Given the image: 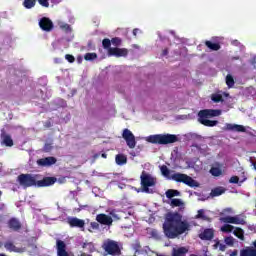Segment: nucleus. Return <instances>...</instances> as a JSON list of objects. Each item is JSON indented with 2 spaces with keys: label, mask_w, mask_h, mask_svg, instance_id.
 Returning <instances> with one entry per match:
<instances>
[{
  "label": "nucleus",
  "mask_w": 256,
  "mask_h": 256,
  "mask_svg": "<svg viewBox=\"0 0 256 256\" xmlns=\"http://www.w3.org/2000/svg\"><path fill=\"white\" fill-rule=\"evenodd\" d=\"M223 131H234L235 133H245L247 129L243 125L226 123Z\"/></svg>",
  "instance_id": "f8f14e48"
},
{
  "label": "nucleus",
  "mask_w": 256,
  "mask_h": 256,
  "mask_svg": "<svg viewBox=\"0 0 256 256\" xmlns=\"http://www.w3.org/2000/svg\"><path fill=\"white\" fill-rule=\"evenodd\" d=\"M111 40L109 39V38H105V39H103V41H102V47L104 48V49H108V51H109V49H113V47H111Z\"/></svg>",
  "instance_id": "473e14b6"
},
{
  "label": "nucleus",
  "mask_w": 256,
  "mask_h": 256,
  "mask_svg": "<svg viewBox=\"0 0 256 256\" xmlns=\"http://www.w3.org/2000/svg\"><path fill=\"white\" fill-rule=\"evenodd\" d=\"M39 27L42 31L49 33L50 31H53V21L47 17H43L39 21Z\"/></svg>",
  "instance_id": "9b49d317"
},
{
  "label": "nucleus",
  "mask_w": 256,
  "mask_h": 256,
  "mask_svg": "<svg viewBox=\"0 0 256 256\" xmlns=\"http://www.w3.org/2000/svg\"><path fill=\"white\" fill-rule=\"evenodd\" d=\"M179 195H181L179 190L169 189V190L166 191L167 199H173V197H179Z\"/></svg>",
  "instance_id": "393cba45"
},
{
  "label": "nucleus",
  "mask_w": 256,
  "mask_h": 256,
  "mask_svg": "<svg viewBox=\"0 0 256 256\" xmlns=\"http://www.w3.org/2000/svg\"><path fill=\"white\" fill-rule=\"evenodd\" d=\"M201 241H213L215 238V230L213 228H206L198 234Z\"/></svg>",
  "instance_id": "9d476101"
},
{
  "label": "nucleus",
  "mask_w": 256,
  "mask_h": 256,
  "mask_svg": "<svg viewBox=\"0 0 256 256\" xmlns=\"http://www.w3.org/2000/svg\"><path fill=\"white\" fill-rule=\"evenodd\" d=\"M3 196V191L0 190V198Z\"/></svg>",
  "instance_id": "052dcab7"
},
{
  "label": "nucleus",
  "mask_w": 256,
  "mask_h": 256,
  "mask_svg": "<svg viewBox=\"0 0 256 256\" xmlns=\"http://www.w3.org/2000/svg\"><path fill=\"white\" fill-rule=\"evenodd\" d=\"M232 45H235L236 47H239V45H241V42H239V40H233Z\"/></svg>",
  "instance_id": "de8ad7c7"
},
{
  "label": "nucleus",
  "mask_w": 256,
  "mask_h": 256,
  "mask_svg": "<svg viewBox=\"0 0 256 256\" xmlns=\"http://www.w3.org/2000/svg\"><path fill=\"white\" fill-rule=\"evenodd\" d=\"M169 55V49L165 48L162 50L161 57H167Z\"/></svg>",
  "instance_id": "a18cd8bd"
},
{
  "label": "nucleus",
  "mask_w": 256,
  "mask_h": 256,
  "mask_svg": "<svg viewBox=\"0 0 256 256\" xmlns=\"http://www.w3.org/2000/svg\"><path fill=\"white\" fill-rule=\"evenodd\" d=\"M226 85H227V87H229V89H231L232 87L235 86V79L233 78V76L231 74H228L226 76Z\"/></svg>",
  "instance_id": "c85d7f7f"
},
{
  "label": "nucleus",
  "mask_w": 256,
  "mask_h": 256,
  "mask_svg": "<svg viewBox=\"0 0 256 256\" xmlns=\"http://www.w3.org/2000/svg\"><path fill=\"white\" fill-rule=\"evenodd\" d=\"M81 256H92L91 254H85V253H83V254H81Z\"/></svg>",
  "instance_id": "13d9d810"
},
{
  "label": "nucleus",
  "mask_w": 256,
  "mask_h": 256,
  "mask_svg": "<svg viewBox=\"0 0 256 256\" xmlns=\"http://www.w3.org/2000/svg\"><path fill=\"white\" fill-rule=\"evenodd\" d=\"M65 59H66V61H68V63H75V56L74 55L66 54Z\"/></svg>",
  "instance_id": "58836bf2"
},
{
  "label": "nucleus",
  "mask_w": 256,
  "mask_h": 256,
  "mask_svg": "<svg viewBox=\"0 0 256 256\" xmlns=\"http://www.w3.org/2000/svg\"><path fill=\"white\" fill-rule=\"evenodd\" d=\"M196 219H203V221H207V216H205V211L203 209L198 210V214L196 215Z\"/></svg>",
  "instance_id": "c9c22d12"
},
{
  "label": "nucleus",
  "mask_w": 256,
  "mask_h": 256,
  "mask_svg": "<svg viewBox=\"0 0 256 256\" xmlns=\"http://www.w3.org/2000/svg\"><path fill=\"white\" fill-rule=\"evenodd\" d=\"M252 245L240 250V256H256V240L252 242Z\"/></svg>",
  "instance_id": "2eb2a0df"
},
{
  "label": "nucleus",
  "mask_w": 256,
  "mask_h": 256,
  "mask_svg": "<svg viewBox=\"0 0 256 256\" xmlns=\"http://www.w3.org/2000/svg\"><path fill=\"white\" fill-rule=\"evenodd\" d=\"M51 3H53V5H59V3H61V0H51Z\"/></svg>",
  "instance_id": "8fccbe9b"
},
{
  "label": "nucleus",
  "mask_w": 256,
  "mask_h": 256,
  "mask_svg": "<svg viewBox=\"0 0 256 256\" xmlns=\"http://www.w3.org/2000/svg\"><path fill=\"white\" fill-rule=\"evenodd\" d=\"M233 229H235V227L231 224H225L224 226L221 227V231L223 233H232Z\"/></svg>",
  "instance_id": "7c9ffc66"
},
{
  "label": "nucleus",
  "mask_w": 256,
  "mask_h": 256,
  "mask_svg": "<svg viewBox=\"0 0 256 256\" xmlns=\"http://www.w3.org/2000/svg\"><path fill=\"white\" fill-rule=\"evenodd\" d=\"M231 256H237V252H232Z\"/></svg>",
  "instance_id": "bf43d9fd"
},
{
  "label": "nucleus",
  "mask_w": 256,
  "mask_h": 256,
  "mask_svg": "<svg viewBox=\"0 0 256 256\" xmlns=\"http://www.w3.org/2000/svg\"><path fill=\"white\" fill-rule=\"evenodd\" d=\"M101 157H102L103 159H107V154H106V153H102V154H101Z\"/></svg>",
  "instance_id": "6e6d98bb"
},
{
  "label": "nucleus",
  "mask_w": 256,
  "mask_h": 256,
  "mask_svg": "<svg viewBox=\"0 0 256 256\" xmlns=\"http://www.w3.org/2000/svg\"><path fill=\"white\" fill-rule=\"evenodd\" d=\"M3 218V216L0 214V219H2Z\"/></svg>",
  "instance_id": "69168bd1"
},
{
  "label": "nucleus",
  "mask_w": 256,
  "mask_h": 256,
  "mask_svg": "<svg viewBox=\"0 0 256 256\" xmlns=\"http://www.w3.org/2000/svg\"><path fill=\"white\" fill-rule=\"evenodd\" d=\"M35 5H37V0H24L23 1V7H25V9H33V7H35Z\"/></svg>",
  "instance_id": "bb28decb"
},
{
  "label": "nucleus",
  "mask_w": 256,
  "mask_h": 256,
  "mask_svg": "<svg viewBox=\"0 0 256 256\" xmlns=\"http://www.w3.org/2000/svg\"><path fill=\"white\" fill-rule=\"evenodd\" d=\"M233 216H226L220 219V221H222V223H233Z\"/></svg>",
  "instance_id": "4c0bfd02"
},
{
  "label": "nucleus",
  "mask_w": 256,
  "mask_h": 256,
  "mask_svg": "<svg viewBox=\"0 0 256 256\" xmlns=\"http://www.w3.org/2000/svg\"><path fill=\"white\" fill-rule=\"evenodd\" d=\"M225 243L226 245H233V243H235V239H233V237H226L225 238Z\"/></svg>",
  "instance_id": "a19ab883"
},
{
  "label": "nucleus",
  "mask_w": 256,
  "mask_h": 256,
  "mask_svg": "<svg viewBox=\"0 0 256 256\" xmlns=\"http://www.w3.org/2000/svg\"><path fill=\"white\" fill-rule=\"evenodd\" d=\"M160 171L166 179H172V181H176V183H184V185L188 187H199V183L187 174L174 173L171 175V170L168 169L167 165L160 166Z\"/></svg>",
  "instance_id": "7ed1b4c3"
},
{
  "label": "nucleus",
  "mask_w": 256,
  "mask_h": 256,
  "mask_svg": "<svg viewBox=\"0 0 256 256\" xmlns=\"http://www.w3.org/2000/svg\"><path fill=\"white\" fill-rule=\"evenodd\" d=\"M210 173L213 177H221V175H223V171L219 167H212Z\"/></svg>",
  "instance_id": "cd10ccee"
},
{
  "label": "nucleus",
  "mask_w": 256,
  "mask_h": 256,
  "mask_svg": "<svg viewBox=\"0 0 256 256\" xmlns=\"http://www.w3.org/2000/svg\"><path fill=\"white\" fill-rule=\"evenodd\" d=\"M229 183H234V184H237L239 183V178L238 176H232L229 180Z\"/></svg>",
  "instance_id": "79ce46f5"
},
{
  "label": "nucleus",
  "mask_w": 256,
  "mask_h": 256,
  "mask_svg": "<svg viewBox=\"0 0 256 256\" xmlns=\"http://www.w3.org/2000/svg\"><path fill=\"white\" fill-rule=\"evenodd\" d=\"M2 145H5V147H13V138L9 134H4L2 136Z\"/></svg>",
  "instance_id": "aec40b11"
},
{
  "label": "nucleus",
  "mask_w": 256,
  "mask_h": 256,
  "mask_svg": "<svg viewBox=\"0 0 256 256\" xmlns=\"http://www.w3.org/2000/svg\"><path fill=\"white\" fill-rule=\"evenodd\" d=\"M57 256H69L67 244L63 240L56 241Z\"/></svg>",
  "instance_id": "4468645a"
},
{
  "label": "nucleus",
  "mask_w": 256,
  "mask_h": 256,
  "mask_svg": "<svg viewBox=\"0 0 256 256\" xmlns=\"http://www.w3.org/2000/svg\"><path fill=\"white\" fill-rule=\"evenodd\" d=\"M129 55V50L127 48H109L108 56L109 57H127Z\"/></svg>",
  "instance_id": "1a4fd4ad"
},
{
  "label": "nucleus",
  "mask_w": 256,
  "mask_h": 256,
  "mask_svg": "<svg viewBox=\"0 0 256 256\" xmlns=\"http://www.w3.org/2000/svg\"><path fill=\"white\" fill-rule=\"evenodd\" d=\"M205 45L206 47H208V49H210L211 51H219V49H221V44L219 43H213L209 40L205 41Z\"/></svg>",
  "instance_id": "412c9836"
},
{
  "label": "nucleus",
  "mask_w": 256,
  "mask_h": 256,
  "mask_svg": "<svg viewBox=\"0 0 256 256\" xmlns=\"http://www.w3.org/2000/svg\"><path fill=\"white\" fill-rule=\"evenodd\" d=\"M211 100L214 103H223V95L214 93L211 95Z\"/></svg>",
  "instance_id": "c756f323"
},
{
  "label": "nucleus",
  "mask_w": 256,
  "mask_h": 256,
  "mask_svg": "<svg viewBox=\"0 0 256 256\" xmlns=\"http://www.w3.org/2000/svg\"><path fill=\"white\" fill-rule=\"evenodd\" d=\"M123 139L126 141V145L129 147V149H135L137 146V141L135 140V135L131 130L125 128L122 133Z\"/></svg>",
  "instance_id": "6e6552de"
},
{
  "label": "nucleus",
  "mask_w": 256,
  "mask_h": 256,
  "mask_svg": "<svg viewBox=\"0 0 256 256\" xmlns=\"http://www.w3.org/2000/svg\"><path fill=\"white\" fill-rule=\"evenodd\" d=\"M190 228L189 222L183 221V216L178 212H168L165 214L163 231L168 239H177L179 235H183Z\"/></svg>",
  "instance_id": "f257e3e1"
},
{
  "label": "nucleus",
  "mask_w": 256,
  "mask_h": 256,
  "mask_svg": "<svg viewBox=\"0 0 256 256\" xmlns=\"http://www.w3.org/2000/svg\"><path fill=\"white\" fill-rule=\"evenodd\" d=\"M111 43L112 45H114V47H121V43H123V40L119 37H114L111 39Z\"/></svg>",
  "instance_id": "f704fd0d"
},
{
  "label": "nucleus",
  "mask_w": 256,
  "mask_h": 256,
  "mask_svg": "<svg viewBox=\"0 0 256 256\" xmlns=\"http://www.w3.org/2000/svg\"><path fill=\"white\" fill-rule=\"evenodd\" d=\"M251 64H252V65H256V56H254V57L252 58Z\"/></svg>",
  "instance_id": "864d4df0"
},
{
  "label": "nucleus",
  "mask_w": 256,
  "mask_h": 256,
  "mask_svg": "<svg viewBox=\"0 0 256 256\" xmlns=\"http://www.w3.org/2000/svg\"><path fill=\"white\" fill-rule=\"evenodd\" d=\"M254 169L256 170V164H254Z\"/></svg>",
  "instance_id": "0e129e2a"
},
{
  "label": "nucleus",
  "mask_w": 256,
  "mask_h": 256,
  "mask_svg": "<svg viewBox=\"0 0 256 256\" xmlns=\"http://www.w3.org/2000/svg\"><path fill=\"white\" fill-rule=\"evenodd\" d=\"M94 157H95V159H97V157H99V155L96 154V155H94Z\"/></svg>",
  "instance_id": "680f3d73"
},
{
  "label": "nucleus",
  "mask_w": 256,
  "mask_h": 256,
  "mask_svg": "<svg viewBox=\"0 0 256 256\" xmlns=\"http://www.w3.org/2000/svg\"><path fill=\"white\" fill-rule=\"evenodd\" d=\"M57 163V158L53 156L41 158L37 160V165L40 167H51V165H55Z\"/></svg>",
  "instance_id": "ddd939ff"
},
{
  "label": "nucleus",
  "mask_w": 256,
  "mask_h": 256,
  "mask_svg": "<svg viewBox=\"0 0 256 256\" xmlns=\"http://www.w3.org/2000/svg\"><path fill=\"white\" fill-rule=\"evenodd\" d=\"M232 224H234V225H244L245 220L240 219L239 217H234L233 220H232Z\"/></svg>",
  "instance_id": "e433bc0d"
},
{
  "label": "nucleus",
  "mask_w": 256,
  "mask_h": 256,
  "mask_svg": "<svg viewBox=\"0 0 256 256\" xmlns=\"http://www.w3.org/2000/svg\"><path fill=\"white\" fill-rule=\"evenodd\" d=\"M223 193H225V189L222 187H216L214 189L211 190V197H219L220 195H223Z\"/></svg>",
  "instance_id": "5701e85b"
},
{
  "label": "nucleus",
  "mask_w": 256,
  "mask_h": 256,
  "mask_svg": "<svg viewBox=\"0 0 256 256\" xmlns=\"http://www.w3.org/2000/svg\"><path fill=\"white\" fill-rule=\"evenodd\" d=\"M233 233L235 237H237L241 241H245V231H243L242 228H236Z\"/></svg>",
  "instance_id": "b1692460"
},
{
  "label": "nucleus",
  "mask_w": 256,
  "mask_h": 256,
  "mask_svg": "<svg viewBox=\"0 0 256 256\" xmlns=\"http://www.w3.org/2000/svg\"><path fill=\"white\" fill-rule=\"evenodd\" d=\"M51 149H52L51 144H45L43 147V151H45V153H49Z\"/></svg>",
  "instance_id": "37998d69"
},
{
  "label": "nucleus",
  "mask_w": 256,
  "mask_h": 256,
  "mask_svg": "<svg viewBox=\"0 0 256 256\" xmlns=\"http://www.w3.org/2000/svg\"><path fill=\"white\" fill-rule=\"evenodd\" d=\"M146 141L152 145H171L177 143L179 138L175 134H154L146 137Z\"/></svg>",
  "instance_id": "39448f33"
},
{
  "label": "nucleus",
  "mask_w": 256,
  "mask_h": 256,
  "mask_svg": "<svg viewBox=\"0 0 256 256\" xmlns=\"http://www.w3.org/2000/svg\"><path fill=\"white\" fill-rule=\"evenodd\" d=\"M4 247H5V249H7V251L19 253V249H17V247L15 246V244H13V242H6L4 244Z\"/></svg>",
  "instance_id": "a878e982"
},
{
  "label": "nucleus",
  "mask_w": 256,
  "mask_h": 256,
  "mask_svg": "<svg viewBox=\"0 0 256 256\" xmlns=\"http://www.w3.org/2000/svg\"><path fill=\"white\" fill-rule=\"evenodd\" d=\"M225 249H226V246L223 244H220V251H225Z\"/></svg>",
  "instance_id": "5fc2aeb1"
},
{
  "label": "nucleus",
  "mask_w": 256,
  "mask_h": 256,
  "mask_svg": "<svg viewBox=\"0 0 256 256\" xmlns=\"http://www.w3.org/2000/svg\"><path fill=\"white\" fill-rule=\"evenodd\" d=\"M140 181L144 193H149V187H155V178L145 171L141 173Z\"/></svg>",
  "instance_id": "0eeeda50"
},
{
  "label": "nucleus",
  "mask_w": 256,
  "mask_h": 256,
  "mask_svg": "<svg viewBox=\"0 0 256 256\" xmlns=\"http://www.w3.org/2000/svg\"><path fill=\"white\" fill-rule=\"evenodd\" d=\"M96 221L101 225H113V218L107 214H98L96 216Z\"/></svg>",
  "instance_id": "dca6fc26"
},
{
  "label": "nucleus",
  "mask_w": 256,
  "mask_h": 256,
  "mask_svg": "<svg viewBox=\"0 0 256 256\" xmlns=\"http://www.w3.org/2000/svg\"><path fill=\"white\" fill-rule=\"evenodd\" d=\"M239 59H241V57L239 56H234L230 58V61H239Z\"/></svg>",
  "instance_id": "09e8293b"
},
{
  "label": "nucleus",
  "mask_w": 256,
  "mask_h": 256,
  "mask_svg": "<svg viewBox=\"0 0 256 256\" xmlns=\"http://www.w3.org/2000/svg\"><path fill=\"white\" fill-rule=\"evenodd\" d=\"M67 223L72 228L78 227L79 229H83V227H85V220H81L77 217L68 218Z\"/></svg>",
  "instance_id": "f3484780"
},
{
  "label": "nucleus",
  "mask_w": 256,
  "mask_h": 256,
  "mask_svg": "<svg viewBox=\"0 0 256 256\" xmlns=\"http://www.w3.org/2000/svg\"><path fill=\"white\" fill-rule=\"evenodd\" d=\"M171 207H181L183 205V201L179 198H173L170 203Z\"/></svg>",
  "instance_id": "72a5a7b5"
},
{
  "label": "nucleus",
  "mask_w": 256,
  "mask_h": 256,
  "mask_svg": "<svg viewBox=\"0 0 256 256\" xmlns=\"http://www.w3.org/2000/svg\"><path fill=\"white\" fill-rule=\"evenodd\" d=\"M92 229H99V223L97 222H91Z\"/></svg>",
  "instance_id": "49530a36"
},
{
  "label": "nucleus",
  "mask_w": 256,
  "mask_h": 256,
  "mask_svg": "<svg viewBox=\"0 0 256 256\" xmlns=\"http://www.w3.org/2000/svg\"><path fill=\"white\" fill-rule=\"evenodd\" d=\"M8 227L9 229H11L12 231H21V222L19 221V219L17 218H11L8 221Z\"/></svg>",
  "instance_id": "a211bd4d"
},
{
  "label": "nucleus",
  "mask_w": 256,
  "mask_h": 256,
  "mask_svg": "<svg viewBox=\"0 0 256 256\" xmlns=\"http://www.w3.org/2000/svg\"><path fill=\"white\" fill-rule=\"evenodd\" d=\"M115 162L118 165H126V163H127V156H125L124 154H118L115 157Z\"/></svg>",
  "instance_id": "4be33fe9"
},
{
  "label": "nucleus",
  "mask_w": 256,
  "mask_h": 256,
  "mask_svg": "<svg viewBox=\"0 0 256 256\" xmlns=\"http://www.w3.org/2000/svg\"><path fill=\"white\" fill-rule=\"evenodd\" d=\"M139 33V29L138 28H135L134 30H133V35H134V37H137V34Z\"/></svg>",
  "instance_id": "3c124183"
},
{
  "label": "nucleus",
  "mask_w": 256,
  "mask_h": 256,
  "mask_svg": "<svg viewBox=\"0 0 256 256\" xmlns=\"http://www.w3.org/2000/svg\"><path fill=\"white\" fill-rule=\"evenodd\" d=\"M64 31H71V26L69 24H63L60 26Z\"/></svg>",
  "instance_id": "c03bdc74"
},
{
  "label": "nucleus",
  "mask_w": 256,
  "mask_h": 256,
  "mask_svg": "<svg viewBox=\"0 0 256 256\" xmlns=\"http://www.w3.org/2000/svg\"><path fill=\"white\" fill-rule=\"evenodd\" d=\"M84 59L85 61H95V59H97V53H86Z\"/></svg>",
  "instance_id": "2f4dec72"
},
{
  "label": "nucleus",
  "mask_w": 256,
  "mask_h": 256,
  "mask_svg": "<svg viewBox=\"0 0 256 256\" xmlns=\"http://www.w3.org/2000/svg\"><path fill=\"white\" fill-rule=\"evenodd\" d=\"M77 63H83V57L78 56L77 57Z\"/></svg>",
  "instance_id": "603ef678"
},
{
  "label": "nucleus",
  "mask_w": 256,
  "mask_h": 256,
  "mask_svg": "<svg viewBox=\"0 0 256 256\" xmlns=\"http://www.w3.org/2000/svg\"><path fill=\"white\" fill-rule=\"evenodd\" d=\"M39 5H41V7H49V0H38Z\"/></svg>",
  "instance_id": "ea45409f"
},
{
  "label": "nucleus",
  "mask_w": 256,
  "mask_h": 256,
  "mask_svg": "<svg viewBox=\"0 0 256 256\" xmlns=\"http://www.w3.org/2000/svg\"><path fill=\"white\" fill-rule=\"evenodd\" d=\"M188 249L185 247L173 248L172 256H185L188 253Z\"/></svg>",
  "instance_id": "6ab92c4d"
},
{
  "label": "nucleus",
  "mask_w": 256,
  "mask_h": 256,
  "mask_svg": "<svg viewBox=\"0 0 256 256\" xmlns=\"http://www.w3.org/2000/svg\"><path fill=\"white\" fill-rule=\"evenodd\" d=\"M221 115V110L219 109H204L198 112V121L204 127H217L219 125V121L217 120H209L211 117H219Z\"/></svg>",
  "instance_id": "20e7f679"
},
{
  "label": "nucleus",
  "mask_w": 256,
  "mask_h": 256,
  "mask_svg": "<svg viewBox=\"0 0 256 256\" xmlns=\"http://www.w3.org/2000/svg\"><path fill=\"white\" fill-rule=\"evenodd\" d=\"M5 209V204H0V211H3Z\"/></svg>",
  "instance_id": "4d7b16f0"
},
{
  "label": "nucleus",
  "mask_w": 256,
  "mask_h": 256,
  "mask_svg": "<svg viewBox=\"0 0 256 256\" xmlns=\"http://www.w3.org/2000/svg\"><path fill=\"white\" fill-rule=\"evenodd\" d=\"M190 256H197L196 254H191Z\"/></svg>",
  "instance_id": "e2e57ef3"
},
{
  "label": "nucleus",
  "mask_w": 256,
  "mask_h": 256,
  "mask_svg": "<svg viewBox=\"0 0 256 256\" xmlns=\"http://www.w3.org/2000/svg\"><path fill=\"white\" fill-rule=\"evenodd\" d=\"M102 249L108 254L112 256H119L121 255V248L119 244L114 240H108L103 243Z\"/></svg>",
  "instance_id": "423d86ee"
},
{
  "label": "nucleus",
  "mask_w": 256,
  "mask_h": 256,
  "mask_svg": "<svg viewBox=\"0 0 256 256\" xmlns=\"http://www.w3.org/2000/svg\"><path fill=\"white\" fill-rule=\"evenodd\" d=\"M41 175L36 174H20L17 177V182L24 189H28V187H51V185H55L57 183L56 177H44L42 180Z\"/></svg>",
  "instance_id": "f03ea898"
}]
</instances>
